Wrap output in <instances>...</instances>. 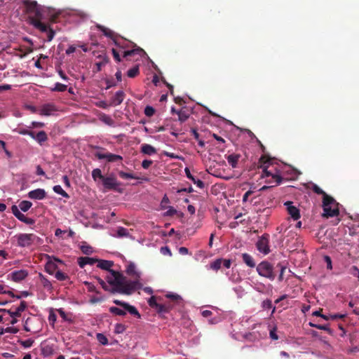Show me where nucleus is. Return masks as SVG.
I'll return each mask as SVG.
<instances>
[{"instance_id":"nucleus-1","label":"nucleus","mask_w":359,"mask_h":359,"mask_svg":"<svg viewBox=\"0 0 359 359\" xmlns=\"http://www.w3.org/2000/svg\"><path fill=\"white\" fill-rule=\"evenodd\" d=\"M126 272L134 280H128L121 273L116 271H110V274L107 275L105 278L109 285H114V291L119 294L130 295L135 290L142 287V284L140 283L142 273L136 269L133 262H130L127 265Z\"/></svg>"},{"instance_id":"nucleus-2","label":"nucleus","mask_w":359,"mask_h":359,"mask_svg":"<svg viewBox=\"0 0 359 359\" xmlns=\"http://www.w3.org/2000/svg\"><path fill=\"white\" fill-rule=\"evenodd\" d=\"M22 3L28 15L29 23L41 32L48 30V25L41 22L46 18L45 15H47L50 22H56L58 14H53V11L50 8L41 6L33 0H23Z\"/></svg>"},{"instance_id":"nucleus-3","label":"nucleus","mask_w":359,"mask_h":359,"mask_svg":"<svg viewBox=\"0 0 359 359\" xmlns=\"http://www.w3.org/2000/svg\"><path fill=\"white\" fill-rule=\"evenodd\" d=\"M113 302L118 306H121L124 310H122L118 307L111 306L109 308V311L117 316H125L126 314V311H127L130 314L137 317V318H141V315L137 311V309L127 302L120 301L118 299H114Z\"/></svg>"},{"instance_id":"nucleus-4","label":"nucleus","mask_w":359,"mask_h":359,"mask_svg":"<svg viewBox=\"0 0 359 359\" xmlns=\"http://www.w3.org/2000/svg\"><path fill=\"white\" fill-rule=\"evenodd\" d=\"M323 216L324 217H332L338 216L339 214V203L330 196H326L325 198L323 199Z\"/></svg>"},{"instance_id":"nucleus-5","label":"nucleus","mask_w":359,"mask_h":359,"mask_svg":"<svg viewBox=\"0 0 359 359\" xmlns=\"http://www.w3.org/2000/svg\"><path fill=\"white\" fill-rule=\"evenodd\" d=\"M17 245L20 248H29L37 243L40 238L34 233H19L14 236Z\"/></svg>"},{"instance_id":"nucleus-6","label":"nucleus","mask_w":359,"mask_h":359,"mask_svg":"<svg viewBox=\"0 0 359 359\" xmlns=\"http://www.w3.org/2000/svg\"><path fill=\"white\" fill-rule=\"evenodd\" d=\"M256 270L260 276L273 280L276 278V273L273 271V266L267 261L261 262L256 267Z\"/></svg>"},{"instance_id":"nucleus-7","label":"nucleus","mask_w":359,"mask_h":359,"mask_svg":"<svg viewBox=\"0 0 359 359\" xmlns=\"http://www.w3.org/2000/svg\"><path fill=\"white\" fill-rule=\"evenodd\" d=\"M269 238L270 236L268 233H264L260 236L256 243V247L257 250L264 254V255H268L270 252L269 248Z\"/></svg>"},{"instance_id":"nucleus-8","label":"nucleus","mask_w":359,"mask_h":359,"mask_svg":"<svg viewBox=\"0 0 359 359\" xmlns=\"http://www.w3.org/2000/svg\"><path fill=\"white\" fill-rule=\"evenodd\" d=\"M262 177H271V178L276 182V185H279L281 184L283 181V177L280 176L279 172L274 169L275 172L273 170H269V165L262 167Z\"/></svg>"},{"instance_id":"nucleus-9","label":"nucleus","mask_w":359,"mask_h":359,"mask_svg":"<svg viewBox=\"0 0 359 359\" xmlns=\"http://www.w3.org/2000/svg\"><path fill=\"white\" fill-rule=\"evenodd\" d=\"M12 213L15 215V217L18 219L20 221L27 224H34V220L32 218L27 217L24 214H22L18 207L15 205H12L11 207Z\"/></svg>"},{"instance_id":"nucleus-10","label":"nucleus","mask_w":359,"mask_h":359,"mask_svg":"<svg viewBox=\"0 0 359 359\" xmlns=\"http://www.w3.org/2000/svg\"><path fill=\"white\" fill-rule=\"evenodd\" d=\"M102 184L104 188L107 189H116L120 185V183L116 180L114 175L104 177Z\"/></svg>"},{"instance_id":"nucleus-11","label":"nucleus","mask_w":359,"mask_h":359,"mask_svg":"<svg viewBox=\"0 0 359 359\" xmlns=\"http://www.w3.org/2000/svg\"><path fill=\"white\" fill-rule=\"evenodd\" d=\"M95 155L98 159H107L108 162H116L117 161H122L123 159L121 156L109 152L106 154L97 152Z\"/></svg>"},{"instance_id":"nucleus-12","label":"nucleus","mask_w":359,"mask_h":359,"mask_svg":"<svg viewBox=\"0 0 359 359\" xmlns=\"http://www.w3.org/2000/svg\"><path fill=\"white\" fill-rule=\"evenodd\" d=\"M132 45L133 49L129 50H125L123 53V57L128 59V57L133 56L135 55H140L144 54V50L137 46L135 43L133 42H130Z\"/></svg>"},{"instance_id":"nucleus-13","label":"nucleus","mask_w":359,"mask_h":359,"mask_svg":"<svg viewBox=\"0 0 359 359\" xmlns=\"http://www.w3.org/2000/svg\"><path fill=\"white\" fill-rule=\"evenodd\" d=\"M285 205L287 207L288 214L294 220H297L300 218L299 210L297 207L292 205V202L287 201L285 203Z\"/></svg>"},{"instance_id":"nucleus-14","label":"nucleus","mask_w":359,"mask_h":359,"mask_svg":"<svg viewBox=\"0 0 359 359\" xmlns=\"http://www.w3.org/2000/svg\"><path fill=\"white\" fill-rule=\"evenodd\" d=\"M57 111L56 106L53 103L43 104L39 109V114L41 116H50Z\"/></svg>"},{"instance_id":"nucleus-15","label":"nucleus","mask_w":359,"mask_h":359,"mask_svg":"<svg viewBox=\"0 0 359 359\" xmlns=\"http://www.w3.org/2000/svg\"><path fill=\"white\" fill-rule=\"evenodd\" d=\"M27 304L26 302L22 301L20 302V306L16 308L15 311H12L11 310H6V309H0V311H4L8 313L11 317H19L21 315V313L25 310L27 308Z\"/></svg>"},{"instance_id":"nucleus-16","label":"nucleus","mask_w":359,"mask_h":359,"mask_svg":"<svg viewBox=\"0 0 359 359\" xmlns=\"http://www.w3.org/2000/svg\"><path fill=\"white\" fill-rule=\"evenodd\" d=\"M125 96L126 95L123 90L117 91L111 98L109 105L116 107L121 104L123 102Z\"/></svg>"},{"instance_id":"nucleus-17","label":"nucleus","mask_w":359,"mask_h":359,"mask_svg":"<svg viewBox=\"0 0 359 359\" xmlns=\"http://www.w3.org/2000/svg\"><path fill=\"white\" fill-rule=\"evenodd\" d=\"M46 196V192L43 189H36L28 193V197L34 200H42Z\"/></svg>"},{"instance_id":"nucleus-18","label":"nucleus","mask_w":359,"mask_h":359,"mask_svg":"<svg viewBox=\"0 0 359 359\" xmlns=\"http://www.w3.org/2000/svg\"><path fill=\"white\" fill-rule=\"evenodd\" d=\"M28 276V272L26 270L15 271L11 273L12 280L14 282H20L24 280Z\"/></svg>"},{"instance_id":"nucleus-19","label":"nucleus","mask_w":359,"mask_h":359,"mask_svg":"<svg viewBox=\"0 0 359 359\" xmlns=\"http://www.w3.org/2000/svg\"><path fill=\"white\" fill-rule=\"evenodd\" d=\"M97 259L88 257H81L78 259V264L81 268H84L86 265H93L97 263Z\"/></svg>"},{"instance_id":"nucleus-20","label":"nucleus","mask_w":359,"mask_h":359,"mask_svg":"<svg viewBox=\"0 0 359 359\" xmlns=\"http://www.w3.org/2000/svg\"><path fill=\"white\" fill-rule=\"evenodd\" d=\"M96 27L100 31H101L103 33L104 36L112 39L114 42L117 39V35L110 29L107 28L101 25H97Z\"/></svg>"},{"instance_id":"nucleus-21","label":"nucleus","mask_w":359,"mask_h":359,"mask_svg":"<svg viewBox=\"0 0 359 359\" xmlns=\"http://www.w3.org/2000/svg\"><path fill=\"white\" fill-rule=\"evenodd\" d=\"M97 267L100 269L108 271V274H110V271H113L111 269V267L114 266V262L104 259H98Z\"/></svg>"},{"instance_id":"nucleus-22","label":"nucleus","mask_w":359,"mask_h":359,"mask_svg":"<svg viewBox=\"0 0 359 359\" xmlns=\"http://www.w3.org/2000/svg\"><path fill=\"white\" fill-rule=\"evenodd\" d=\"M241 158V155L238 154H231L226 156V158L229 163V164L233 168H235L237 167L238 161Z\"/></svg>"},{"instance_id":"nucleus-23","label":"nucleus","mask_w":359,"mask_h":359,"mask_svg":"<svg viewBox=\"0 0 359 359\" xmlns=\"http://www.w3.org/2000/svg\"><path fill=\"white\" fill-rule=\"evenodd\" d=\"M141 152L147 155H153L156 153V149L153 146L148 144H142L141 145Z\"/></svg>"},{"instance_id":"nucleus-24","label":"nucleus","mask_w":359,"mask_h":359,"mask_svg":"<svg viewBox=\"0 0 359 359\" xmlns=\"http://www.w3.org/2000/svg\"><path fill=\"white\" fill-rule=\"evenodd\" d=\"M185 173L187 177L191 180L198 187L203 189L204 187V182L201 180H196L195 177L191 175L189 169L188 168H186Z\"/></svg>"},{"instance_id":"nucleus-25","label":"nucleus","mask_w":359,"mask_h":359,"mask_svg":"<svg viewBox=\"0 0 359 359\" xmlns=\"http://www.w3.org/2000/svg\"><path fill=\"white\" fill-rule=\"evenodd\" d=\"M242 259L243 262L249 267L254 268L256 266L254 259L248 253H243Z\"/></svg>"},{"instance_id":"nucleus-26","label":"nucleus","mask_w":359,"mask_h":359,"mask_svg":"<svg viewBox=\"0 0 359 359\" xmlns=\"http://www.w3.org/2000/svg\"><path fill=\"white\" fill-rule=\"evenodd\" d=\"M57 266L53 261L47 262V263L45 265V271L50 275L55 273V272L57 271Z\"/></svg>"},{"instance_id":"nucleus-27","label":"nucleus","mask_w":359,"mask_h":359,"mask_svg":"<svg viewBox=\"0 0 359 359\" xmlns=\"http://www.w3.org/2000/svg\"><path fill=\"white\" fill-rule=\"evenodd\" d=\"M98 58L101 59V61L95 63L97 72L101 71L102 67L105 66L109 62V58L107 55H99Z\"/></svg>"},{"instance_id":"nucleus-28","label":"nucleus","mask_w":359,"mask_h":359,"mask_svg":"<svg viewBox=\"0 0 359 359\" xmlns=\"http://www.w3.org/2000/svg\"><path fill=\"white\" fill-rule=\"evenodd\" d=\"M54 353V348L51 345H44L41 347V355L43 357H49Z\"/></svg>"},{"instance_id":"nucleus-29","label":"nucleus","mask_w":359,"mask_h":359,"mask_svg":"<svg viewBox=\"0 0 359 359\" xmlns=\"http://www.w3.org/2000/svg\"><path fill=\"white\" fill-rule=\"evenodd\" d=\"M35 140L40 144L42 145L45 142L48 140V136L45 131L41 130L36 133Z\"/></svg>"},{"instance_id":"nucleus-30","label":"nucleus","mask_w":359,"mask_h":359,"mask_svg":"<svg viewBox=\"0 0 359 359\" xmlns=\"http://www.w3.org/2000/svg\"><path fill=\"white\" fill-rule=\"evenodd\" d=\"M100 285L105 290L112 293H117L116 291H114V285H108L102 278L97 277L96 278Z\"/></svg>"},{"instance_id":"nucleus-31","label":"nucleus","mask_w":359,"mask_h":359,"mask_svg":"<svg viewBox=\"0 0 359 359\" xmlns=\"http://www.w3.org/2000/svg\"><path fill=\"white\" fill-rule=\"evenodd\" d=\"M100 120L105 123L107 126H114V121L107 114H102L100 115L99 117Z\"/></svg>"},{"instance_id":"nucleus-32","label":"nucleus","mask_w":359,"mask_h":359,"mask_svg":"<svg viewBox=\"0 0 359 359\" xmlns=\"http://www.w3.org/2000/svg\"><path fill=\"white\" fill-rule=\"evenodd\" d=\"M170 309L171 306L169 304H158L155 309L158 313H167Z\"/></svg>"},{"instance_id":"nucleus-33","label":"nucleus","mask_w":359,"mask_h":359,"mask_svg":"<svg viewBox=\"0 0 359 359\" xmlns=\"http://www.w3.org/2000/svg\"><path fill=\"white\" fill-rule=\"evenodd\" d=\"M140 74V69L138 65H135L127 72V76L130 78H135Z\"/></svg>"},{"instance_id":"nucleus-34","label":"nucleus","mask_w":359,"mask_h":359,"mask_svg":"<svg viewBox=\"0 0 359 359\" xmlns=\"http://www.w3.org/2000/svg\"><path fill=\"white\" fill-rule=\"evenodd\" d=\"M55 277L57 280H60V281L67 280L69 279V277L67 274H66L65 273H64L60 270H57L55 272Z\"/></svg>"},{"instance_id":"nucleus-35","label":"nucleus","mask_w":359,"mask_h":359,"mask_svg":"<svg viewBox=\"0 0 359 359\" xmlns=\"http://www.w3.org/2000/svg\"><path fill=\"white\" fill-rule=\"evenodd\" d=\"M53 189L55 193L62 196L63 197L67 198H69V195L65 191H64L62 189V188L61 187L60 185L54 186Z\"/></svg>"},{"instance_id":"nucleus-36","label":"nucleus","mask_w":359,"mask_h":359,"mask_svg":"<svg viewBox=\"0 0 359 359\" xmlns=\"http://www.w3.org/2000/svg\"><path fill=\"white\" fill-rule=\"evenodd\" d=\"M32 205V203L28 201H22L19 204V208L23 212H27Z\"/></svg>"},{"instance_id":"nucleus-37","label":"nucleus","mask_w":359,"mask_h":359,"mask_svg":"<svg viewBox=\"0 0 359 359\" xmlns=\"http://www.w3.org/2000/svg\"><path fill=\"white\" fill-rule=\"evenodd\" d=\"M117 236L119 238L122 237H129L130 233L127 229L120 226L117 229Z\"/></svg>"},{"instance_id":"nucleus-38","label":"nucleus","mask_w":359,"mask_h":359,"mask_svg":"<svg viewBox=\"0 0 359 359\" xmlns=\"http://www.w3.org/2000/svg\"><path fill=\"white\" fill-rule=\"evenodd\" d=\"M223 259H217L210 264V269L217 271L219 270L222 264Z\"/></svg>"},{"instance_id":"nucleus-39","label":"nucleus","mask_w":359,"mask_h":359,"mask_svg":"<svg viewBox=\"0 0 359 359\" xmlns=\"http://www.w3.org/2000/svg\"><path fill=\"white\" fill-rule=\"evenodd\" d=\"M312 190L314 193L322 195L323 199L325 198L326 196H328L321 188H320L317 184H313L312 185Z\"/></svg>"},{"instance_id":"nucleus-40","label":"nucleus","mask_w":359,"mask_h":359,"mask_svg":"<svg viewBox=\"0 0 359 359\" xmlns=\"http://www.w3.org/2000/svg\"><path fill=\"white\" fill-rule=\"evenodd\" d=\"M67 86L60 83H56L55 84V87L51 89L52 91H56V92H64L67 90Z\"/></svg>"},{"instance_id":"nucleus-41","label":"nucleus","mask_w":359,"mask_h":359,"mask_svg":"<svg viewBox=\"0 0 359 359\" xmlns=\"http://www.w3.org/2000/svg\"><path fill=\"white\" fill-rule=\"evenodd\" d=\"M92 177L94 179V180H96L97 178H99L102 181L104 177V176L102 175V172L99 168H95L92 171Z\"/></svg>"},{"instance_id":"nucleus-42","label":"nucleus","mask_w":359,"mask_h":359,"mask_svg":"<svg viewBox=\"0 0 359 359\" xmlns=\"http://www.w3.org/2000/svg\"><path fill=\"white\" fill-rule=\"evenodd\" d=\"M118 175L122 179H139L137 177L135 176L133 174L125 172L123 171H119Z\"/></svg>"},{"instance_id":"nucleus-43","label":"nucleus","mask_w":359,"mask_h":359,"mask_svg":"<svg viewBox=\"0 0 359 359\" xmlns=\"http://www.w3.org/2000/svg\"><path fill=\"white\" fill-rule=\"evenodd\" d=\"M97 341L102 345H107L109 341L108 339L106 337L105 335H104L102 333H97Z\"/></svg>"},{"instance_id":"nucleus-44","label":"nucleus","mask_w":359,"mask_h":359,"mask_svg":"<svg viewBox=\"0 0 359 359\" xmlns=\"http://www.w3.org/2000/svg\"><path fill=\"white\" fill-rule=\"evenodd\" d=\"M19 344L22 346L24 348H29L34 344V340L32 339H28L27 340H20Z\"/></svg>"},{"instance_id":"nucleus-45","label":"nucleus","mask_w":359,"mask_h":359,"mask_svg":"<svg viewBox=\"0 0 359 359\" xmlns=\"http://www.w3.org/2000/svg\"><path fill=\"white\" fill-rule=\"evenodd\" d=\"M270 158L266 156H262L259 160V167L262 168L266 166V164L269 163Z\"/></svg>"},{"instance_id":"nucleus-46","label":"nucleus","mask_w":359,"mask_h":359,"mask_svg":"<svg viewBox=\"0 0 359 359\" xmlns=\"http://www.w3.org/2000/svg\"><path fill=\"white\" fill-rule=\"evenodd\" d=\"M81 250L85 255H91L93 252L92 247L88 245H81Z\"/></svg>"},{"instance_id":"nucleus-47","label":"nucleus","mask_w":359,"mask_h":359,"mask_svg":"<svg viewBox=\"0 0 359 359\" xmlns=\"http://www.w3.org/2000/svg\"><path fill=\"white\" fill-rule=\"evenodd\" d=\"M177 115L180 122H184L189 118V115L184 111H177Z\"/></svg>"},{"instance_id":"nucleus-48","label":"nucleus","mask_w":359,"mask_h":359,"mask_svg":"<svg viewBox=\"0 0 359 359\" xmlns=\"http://www.w3.org/2000/svg\"><path fill=\"white\" fill-rule=\"evenodd\" d=\"M114 43L117 47L121 49H126L129 48L128 42L124 41L122 43L118 39L115 40Z\"/></svg>"},{"instance_id":"nucleus-49","label":"nucleus","mask_w":359,"mask_h":359,"mask_svg":"<svg viewBox=\"0 0 359 359\" xmlns=\"http://www.w3.org/2000/svg\"><path fill=\"white\" fill-rule=\"evenodd\" d=\"M40 276H41V280L43 287L46 288H48V289H51L52 288L51 283L41 274H40Z\"/></svg>"},{"instance_id":"nucleus-50","label":"nucleus","mask_w":359,"mask_h":359,"mask_svg":"<svg viewBox=\"0 0 359 359\" xmlns=\"http://www.w3.org/2000/svg\"><path fill=\"white\" fill-rule=\"evenodd\" d=\"M46 32L47 33V41H51L55 36V31L49 26H48V30Z\"/></svg>"},{"instance_id":"nucleus-51","label":"nucleus","mask_w":359,"mask_h":359,"mask_svg":"<svg viewBox=\"0 0 359 359\" xmlns=\"http://www.w3.org/2000/svg\"><path fill=\"white\" fill-rule=\"evenodd\" d=\"M155 113V109L154 107L151 106H147L144 109V114L148 116L151 117Z\"/></svg>"},{"instance_id":"nucleus-52","label":"nucleus","mask_w":359,"mask_h":359,"mask_svg":"<svg viewBox=\"0 0 359 359\" xmlns=\"http://www.w3.org/2000/svg\"><path fill=\"white\" fill-rule=\"evenodd\" d=\"M277 266L280 268V274L278 276V281L281 282L283 280V274L286 270V266L282 265L281 264H278L277 265Z\"/></svg>"},{"instance_id":"nucleus-53","label":"nucleus","mask_w":359,"mask_h":359,"mask_svg":"<svg viewBox=\"0 0 359 359\" xmlns=\"http://www.w3.org/2000/svg\"><path fill=\"white\" fill-rule=\"evenodd\" d=\"M126 327L121 323H118L115 326V332L117 334L123 333L126 330Z\"/></svg>"},{"instance_id":"nucleus-54","label":"nucleus","mask_w":359,"mask_h":359,"mask_svg":"<svg viewBox=\"0 0 359 359\" xmlns=\"http://www.w3.org/2000/svg\"><path fill=\"white\" fill-rule=\"evenodd\" d=\"M111 52L115 61L116 62H120L121 61V57L120 56L118 51L115 48H112Z\"/></svg>"},{"instance_id":"nucleus-55","label":"nucleus","mask_w":359,"mask_h":359,"mask_svg":"<svg viewBox=\"0 0 359 359\" xmlns=\"http://www.w3.org/2000/svg\"><path fill=\"white\" fill-rule=\"evenodd\" d=\"M148 304L150 307L156 309L158 303L156 302V297L154 296H152L149 299Z\"/></svg>"},{"instance_id":"nucleus-56","label":"nucleus","mask_w":359,"mask_h":359,"mask_svg":"<svg viewBox=\"0 0 359 359\" xmlns=\"http://www.w3.org/2000/svg\"><path fill=\"white\" fill-rule=\"evenodd\" d=\"M166 297L168 299H170L173 302H177L180 299H181V297L177 294H167Z\"/></svg>"},{"instance_id":"nucleus-57","label":"nucleus","mask_w":359,"mask_h":359,"mask_svg":"<svg viewBox=\"0 0 359 359\" xmlns=\"http://www.w3.org/2000/svg\"><path fill=\"white\" fill-rule=\"evenodd\" d=\"M170 202L169 201V198L168 197L165 195L163 196V198H162L161 200V208L162 209H165L167 207H166V205Z\"/></svg>"},{"instance_id":"nucleus-58","label":"nucleus","mask_w":359,"mask_h":359,"mask_svg":"<svg viewBox=\"0 0 359 359\" xmlns=\"http://www.w3.org/2000/svg\"><path fill=\"white\" fill-rule=\"evenodd\" d=\"M57 311L58 312V313L60 314V317L65 321H68L69 320V318H67V316L66 314V313L65 312V311L63 310V309H58L57 310Z\"/></svg>"},{"instance_id":"nucleus-59","label":"nucleus","mask_w":359,"mask_h":359,"mask_svg":"<svg viewBox=\"0 0 359 359\" xmlns=\"http://www.w3.org/2000/svg\"><path fill=\"white\" fill-rule=\"evenodd\" d=\"M152 163L153 161L151 160L145 159L142 162V166L144 169H148Z\"/></svg>"},{"instance_id":"nucleus-60","label":"nucleus","mask_w":359,"mask_h":359,"mask_svg":"<svg viewBox=\"0 0 359 359\" xmlns=\"http://www.w3.org/2000/svg\"><path fill=\"white\" fill-rule=\"evenodd\" d=\"M262 307L265 309H269L272 307V302L269 299L264 300L262 302Z\"/></svg>"},{"instance_id":"nucleus-61","label":"nucleus","mask_w":359,"mask_h":359,"mask_svg":"<svg viewBox=\"0 0 359 359\" xmlns=\"http://www.w3.org/2000/svg\"><path fill=\"white\" fill-rule=\"evenodd\" d=\"M85 285L87 286L88 287V290L90 291V292H97V290H96V287L95 286L91 283H89V282H85L84 283Z\"/></svg>"},{"instance_id":"nucleus-62","label":"nucleus","mask_w":359,"mask_h":359,"mask_svg":"<svg viewBox=\"0 0 359 359\" xmlns=\"http://www.w3.org/2000/svg\"><path fill=\"white\" fill-rule=\"evenodd\" d=\"M163 155L165 156L170 157L171 158H173V159H180V156L175 154L174 153H170V152L165 151H163Z\"/></svg>"},{"instance_id":"nucleus-63","label":"nucleus","mask_w":359,"mask_h":359,"mask_svg":"<svg viewBox=\"0 0 359 359\" xmlns=\"http://www.w3.org/2000/svg\"><path fill=\"white\" fill-rule=\"evenodd\" d=\"M56 319H57L56 315L54 313V312L53 311H51L48 316L49 322L50 323L52 322V323L54 324L55 322L56 321Z\"/></svg>"},{"instance_id":"nucleus-64","label":"nucleus","mask_w":359,"mask_h":359,"mask_svg":"<svg viewBox=\"0 0 359 359\" xmlns=\"http://www.w3.org/2000/svg\"><path fill=\"white\" fill-rule=\"evenodd\" d=\"M177 212V210L172 206L168 208V211L165 212V215L167 216H173Z\"/></svg>"}]
</instances>
